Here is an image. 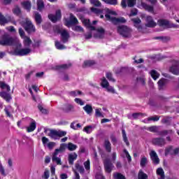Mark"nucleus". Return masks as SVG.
I'll return each mask as SVG.
<instances>
[{"instance_id":"obj_25","label":"nucleus","mask_w":179,"mask_h":179,"mask_svg":"<svg viewBox=\"0 0 179 179\" xmlns=\"http://www.w3.org/2000/svg\"><path fill=\"white\" fill-rule=\"evenodd\" d=\"M83 108L88 115H92V113H93V107L91 105L86 104Z\"/></svg>"},{"instance_id":"obj_22","label":"nucleus","mask_w":179,"mask_h":179,"mask_svg":"<svg viewBox=\"0 0 179 179\" xmlns=\"http://www.w3.org/2000/svg\"><path fill=\"white\" fill-rule=\"evenodd\" d=\"M12 12L15 16H20L22 15V9H20L19 5H15L12 9Z\"/></svg>"},{"instance_id":"obj_15","label":"nucleus","mask_w":179,"mask_h":179,"mask_svg":"<svg viewBox=\"0 0 179 179\" xmlns=\"http://www.w3.org/2000/svg\"><path fill=\"white\" fill-rule=\"evenodd\" d=\"M97 34H94V38H104V34L106 30L103 27L98 28L96 29Z\"/></svg>"},{"instance_id":"obj_43","label":"nucleus","mask_w":179,"mask_h":179,"mask_svg":"<svg viewBox=\"0 0 179 179\" xmlns=\"http://www.w3.org/2000/svg\"><path fill=\"white\" fill-rule=\"evenodd\" d=\"M0 87L3 90L6 89L7 92H10V87L5 83V82H0Z\"/></svg>"},{"instance_id":"obj_17","label":"nucleus","mask_w":179,"mask_h":179,"mask_svg":"<svg viewBox=\"0 0 179 179\" xmlns=\"http://www.w3.org/2000/svg\"><path fill=\"white\" fill-rule=\"evenodd\" d=\"M158 24L161 27H163V26H164L165 27H168V29H171V27H173V26H171V24H170V22L169 20H164V19L159 20Z\"/></svg>"},{"instance_id":"obj_48","label":"nucleus","mask_w":179,"mask_h":179,"mask_svg":"<svg viewBox=\"0 0 179 179\" xmlns=\"http://www.w3.org/2000/svg\"><path fill=\"white\" fill-rule=\"evenodd\" d=\"M84 167L87 171H90V159H87L84 162Z\"/></svg>"},{"instance_id":"obj_11","label":"nucleus","mask_w":179,"mask_h":179,"mask_svg":"<svg viewBox=\"0 0 179 179\" xmlns=\"http://www.w3.org/2000/svg\"><path fill=\"white\" fill-rule=\"evenodd\" d=\"M145 22H147L145 24V27H150V28H153V27H156L157 24L156 22H155V20H153V17H152V16L150 15H148L145 18Z\"/></svg>"},{"instance_id":"obj_7","label":"nucleus","mask_w":179,"mask_h":179,"mask_svg":"<svg viewBox=\"0 0 179 179\" xmlns=\"http://www.w3.org/2000/svg\"><path fill=\"white\" fill-rule=\"evenodd\" d=\"M105 17H106L108 20H110L113 24H118V23H127V20H125L124 17L117 18L115 17H111V15L106 14Z\"/></svg>"},{"instance_id":"obj_56","label":"nucleus","mask_w":179,"mask_h":179,"mask_svg":"<svg viewBox=\"0 0 179 179\" xmlns=\"http://www.w3.org/2000/svg\"><path fill=\"white\" fill-rule=\"evenodd\" d=\"M106 15H112L113 16H117V12L110 10V8H107L106 10Z\"/></svg>"},{"instance_id":"obj_21","label":"nucleus","mask_w":179,"mask_h":179,"mask_svg":"<svg viewBox=\"0 0 179 179\" xmlns=\"http://www.w3.org/2000/svg\"><path fill=\"white\" fill-rule=\"evenodd\" d=\"M103 147L108 153H111V143L109 139H105Z\"/></svg>"},{"instance_id":"obj_52","label":"nucleus","mask_w":179,"mask_h":179,"mask_svg":"<svg viewBox=\"0 0 179 179\" xmlns=\"http://www.w3.org/2000/svg\"><path fill=\"white\" fill-rule=\"evenodd\" d=\"M38 108L39 110V111H41V113H42V114H48V110L43 108V106L41 105H38Z\"/></svg>"},{"instance_id":"obj_29","label":"nucleus","mask_w":179,"mask_h":179,"mask_svg":"<svg viewBox=\"0 0 179 179\" xmlns=\"http://www.w3.org/2000/svg\"><path fill=\"white\" fill-rule=\"evenodd\" d=\"M37 127V125L36 124V121H33L30 123L29 127L27 128V132H33Z\"/></svg>"},{"instance_id":"obj_24","label":"nucleus","mask_w":179,"mask_h":179,"mask_svg":"<svg viewBox=\"0 0 179 179\" xmlns=\"http://www.w3.org/2000/svg\"><path fill=\"white\" fill-rule=\"evenodd\" d=\"M96 65V62L94 60H86L83 64V68H89Z\"/></svg>"},{"instance_id":"obj_62","label":"nucleus","mask_w":179,"mask_h":179,"mask_svg":"<svg viewBox=\"0 0 179 179\" xmlns=\"http://www.w3.org/2000/svg\"><path fill=\"white\" fill-rule=\"evenodd\" d=\"M54 33H57V34H62V29H61V28H59V27H56L54 28Z\"/></svg>"},{"instance_id":"obj_5","label":"nucleus","mask_w":179,"mask_h":179,"mask_svg":"<svg viewBox=\"0 0 179 179\" xmlns=\"http://www.w3.org/2000/svg\"><path fill=\"white\" fill-rule=\"evenodd\" d=\"M117 33L122 37L128 38L131 35V29L125 25H120L117 27Z\"/></svg>"},{"instance_id":"obj_42","label":"nucleus","mask_w":179,"mask_h":179,"mask_svg":"<svg viewBox=\"0 0 179 179\" xmlns=\"http://www.w3.org/2000/svg\"><path fill=\"white\" fill-rule=\"evenodd\" d=\"M150 75L152 79H154V80H156L160 76V74L157 73L156 70H152L150 71Z\"/></svg>"},{"instance_id":"obj_34","label":"nucleus","mask_w":179,"mask_h":179,"mask_svg":"<svg viewBox=\"0 0 179 179\" xmlns=\"http://www.w3.org/2000/svg\"><path fill=\"white\" fill-rule=\"evenodd\" d=\"M148 176L143 171L140 170L138 173V179H148Z\"/></svg>"},{"instance_id":"obj_47","label":"nucleus","mask_w":179,"mask_h":179,"mask_svg":"<svg viewBox=\"0 0 179 179\" xmlns=\"http://www.w3.org/2000/svg\"><path fill=\"white\" fill-rule=\"evenodd\" d=\"M147 163H148V158H146V157H143L140 162L141 167H145Z\"/></svg>"},{"instance_id":"obj_50","label":"nucleus","mask_w":179,"mask_h":179,"mask_svg":"<svg viewBox=\"0 0 179 179\" xmlns=\"http://www.w3.org/2000/svg\"><path fill=\"white\" fill-rule=\"evenodd\" d=\"M106 76L110 82H115V79L113 78V73H111L110 72L106 73Z\"/></svg>"},{"instance_id":"obj_2","label":"nucleus","mask_w":179,"mask_h":179,"mask_svg":"<svg viewBox=\"0 0 179 179\" xmlns=\"http://www.w3.org/2000/svg\"><path fill=\"white\" fill-rule=\"evenodd\" d=\"M22 26L28 34L36 33V27L33 24L31 20H29V18H27L25 21L22 22Z\"/></svg>"},{"instance_id":"obj_53","label":"nucleus","mask_w":179,"mask_h":179,"mask_svg":"<svg viewBox=\"0 0 179 179\" xmlns=\"http://www.w3.org/2000/svg\"><path fill=\"white\" fill-rule=\"evenodd\" d=\"M124 153L126 155V157L129 162V163H131V162H132V158L131 157V155H129V152H128V150H127L126 149H124L123 150Z\"/></svg>"},{"instance_id":"obj_13","label":"nucleus","mask_w":179,"mask_h":179,"mask_svg":"<svg viewBox=\"0 0 179 179\" xmlns=\"http://www.w3.org/2000/svg\"><path fill=\"white\" fill-rule=\"evenodd\" d=\"M150 156L153 164H159L160 163V159H159V156H157V153H156V152L154 150L151 151Z\"/></svg>"},{"instance_id":"obj_28","label":"nucleus","mask_w":179,"mask_h":179,"mask_svg":"<svg viewBox=\"0 0 179 179\" xmlns=\"http://www.w3.org/2000/svg\"><path fill=\"white\" fill-rule=\"evenodd\" d=\"M157 176H159L160 178L158 179H165L166 176L164 175V171L163 170V168H158L157 169Z\"/></svg>"},{"instance_id":"obj_12","label":"nucleus","mask_w":179,"mask_h":179,"mask_svg":"<svg viewBox=\"0 0 179 179\" xmlns=\"http://www.w3.org/2000/svg\"><path fill=\"white\" fill-rule=\"evenodd\" d=\"M34 19L36 26H41V23H43V17L40 13L35 11L34 13Z\"/></svg>"},{"instance_id":"obj_6","label":"nucleus","mask_w":179,"mask_h":179,"mask_svg":"<svg viewBox=\"0 0 179 179\" xmlns=\"http://www.w3.org/2000/svg\"><path fill=\"white\" fill-rule=\"evenodd\" d=\"M79 23L78 18L76 17L73 14L71 13L69 19H65L64 24L67 27H71V26H75Z\"/></svg>"},{"instance_id":"obj_1","label":"nucleus","mask_w":179,"mask_h":179,"mask_svg":"<svg viewBox=\"0 0 179 179\" xmlns=\"http://www.w3.org/2000/svg\"><path fill=\"white\" fill-rule=\"evenodd\" d=\"M16 43H17V38L10 36L8 33L3 34L1 37L0 45L3 47L15 45Z\"/></svg>"},{"instance_id":"obj_23","label":"nucleus","mask_w":179,"mask_h":179,"mask_svg":"<svg viewBox=\"0 0 179 179\" xmlns=\"http://www.w3.org/2000/svg\"><path fill=\"white\" fill-rule=\"evenodd\" d=\"M68 148V145L65 143H62L60 145V147L58 149L55 150V155H58V153H62V152H65V149Z\"/></svg>"},{"instance_id":"obj_18","label":"nucleus","mask_w":179,"mask_h":179,"mask_svg":"<svg viewBox=\"0 0 179 179\" xmlns=\"http://www.w3.org/2000/svg\"><path fill=\"white\" fill-rule=\"evenodd\" d=\"M131 21L133 22L134 27L137 28L138 30H142L143 29V27H142L141 24V23H142L141 18H133L131 19Z\"/></svg>"},{"instance_id":"obj_36","label":"nucleus","mask_w":179,"mask_h":179,"mask_svg":"<svg viewBox=\"0 0 179 179\" xmlns=\"http://www.w3.org/2000/svg\"><path fill=\"white\" fill-rule=\"evenodd\" d=\"M75 167L78 171H79L80 174H84L85 173V168L83 166L80 165V164H76Z\"/></svg>"},{"instance_id":"obj_19","label":"nucleus","mask_w":179,"mask_h":179,"mask_svg":"<svg viewBox=\"0 0 179 179\" xmlns=\"http://www.w3.org/2000/svg\"><path fill=\"white\" fill-rule=\"evenodd\" d=\"M22 8L27 10V12H30L31 10V1H25L21 3Z\"/></svg>"},{"instance_id":"obj_37","label":"nucleus","mask_w":179,"mask_h":179,"mask_svg":"<svg viewBox=\"0 0 179 179\" xmlns=\"http://www.w3.org/2000/svg\"><path fill=\"white\" fill-rule=\"evenodd\" d=\"M122 135L123 138L124 142L126 143L127 146H129V141H128V137H127V133L125 132V129H122Z\"/></svg>"},{"instance_id":"obj_59","label":"nucleus","mask_w":179,"mask_h":179,"mask_svg":"<svg viewBox=\"0 0 179 179\" xmlns=\"http://www.w3.org/2000/svg\"><path fill=\"white\" fill-rule=\"evenodd\" d=\"M114 177L116 179H127L125 176L120 173H116L115 175H114Z\"/></svg>"},{"instance_id":"obj_60","label":"nucleus","mask_w":179,"mask_h":179,"mask_svg":"<svg viewBox=\"0 0 179 179\" xmlns=\"http://www.w3.org/2000/svg\"><path fill=\"white\" fill-rule=\"evenodd\" d=\"M74 101L77 103L79 104L80 106H84L85 105V102H83V101H82V99H79V98H76L74 99Z\"/></svg>"},{"instance_id":"obj_58","label":"nucleus","mask_w":179,"mask_h":179,"mask_svg":"<svg viewBox=\"0 0 179 179\" xmlns=\"http://www.w3.org/2000/svg\"><path fill=\"white\" fill-rule=\"evenodd\" d=\"M173 150V145H170L165 149V156H169L170 155V152Z\"/></svg>"},{"instance_id":"obj_9","label":"nucleus","mask_w":179,"mask_h":179,"mask_svg":"<svg viewBox=\"0 0 179 179\" xmlns=\"http://www.w3.org/2000/svg\"><path fill=\"white\" fill-rule=\"evenodd\" d=\"M152 145L155 146H159V148H163V146H166L167 142H166V139L163 137H157L152 138Z\"/></svg>"},{"instance_id":"obj_57","label":"nucleus","mask_w":179,"mask_h":179,"mask_svg":"<svg viewBox=\"0 0 179 179\" xmlns=\"http://www.w3.org/2000/svg\"><path fill=\"white\" fill-rule=\"evenodd\" d=\"M131 115L134 120H136L138 117H140V115L143 116L145 115V114L142 113H134Z\"/></svg>"},{"instance_id":"obj_54","label":"nucleus","mask_w":179,"mask_h":179,"mask_svg":"<svg viewBox=\"0 0 179 179\" xmlns=\"http://www.w3.org/2000/svg\"><path fill=\"white\" fill-rule=\"evenodd\" d=\"M105 3H108L109 5H117V0H102Z\"/></svg>"},{"instance_id":"obj_40","label":"nucleus","mask_w":179,"mask_h":179,"mask_svg":"<svg viewBox=\"0 0 179 179\" xmlns=\"http://www.w3.org/2000/svg\"><path fill=\"white\" fill-rule=\"evenodd\" d=\"M67 149L70 150V152H73V150H76V149H78V145L72 143H69L67 145Z\"/></svg>"},{"instance_id":"obj_30","label":"nucleus","mask_w":179,"mask_h":179,"mask_svg":"<svg viewBox=\"0 0 179 179\" xmlns=\"http://www.w3.org/2000/svg\"><path fill=\"white\" fill-rule=\"evenodd\" d=\"M142 6H143V8H145V10H148V12H150L151 13H153V12H155V8H153V6H150V5L147 4L146 3H143Z\"/></svg>"},{"instance_id":"obj_49","label":"nucleus","mask_w":179,"mask_h":179,"mask_svg":"<svg viewBox=\"0 0 179 179\" xmlns=\"http://www.w3.org/2000/svg\"><path fill=\"white\" fill-rule=\"evenodd\" d=\"M136 5V0H127V6L129 8H134Z\"/></svg>"},{"instance_id":"obj_14","label":"nucleus","mask_w":179,"mask_h":179,"mask_svg":"<svg viewBox=\"0 0 179 179\" xmlns=\"http://www.w3.org/2000/svg\"><path fill=\"white\" fill-rule=\"evenodd\" d=\"M82 23L83 24H84L85 27L89 29L92 31L96 30V27L92 25V24L90 23V20L84 18L82 20Z\"/></svg>"},{"instance_id":"obj_20","label":"nucleus","mask_w":179,"mask_h":179,"mask_svg":"<svg viewBox=\"0 0 179 179\" xmlns=\"http://www.w3.org/2000/svg\"><path fill=\"white\" fill-rule=\"evenodd\" d=\"M78 159V154L76 152H73L72 154L69 155V164L70 166H73V162Z\"/></svg>"},{"instance_id":"obj_16","label":"nucleus","mask_w":179,"mask_h":179,"mask_svg":"<svg viewBox=\"0 0 179 179\" xmlns=\"http://www.w3.org/2000/svg\"><path fill=\"white\" fill-rule=\"evenodd\" d=\"M61 37L62 43L65 44V43H68V40H69L71 36L69 35V33L68 32V31H66V29H63L61 34Z\"/></svg>"},{"instance_id":"obj_38","label":"nucleus","mask_w":179,"mask_h":179,"mask_svg":"<svg viewBox=\"0 0 179 179\" xmlns=\"http://www.w3.org/2000/svg\"><path fill=\"white\" fill-rule=\"evenodd\" d=\"M169 71L173 75H179V69L178 66H172L170 67Z\"/></svg>"},{"instance_id":"obj_41","label":"nucleus","mask_w":179,"mask_h":179,"mask_svg":"<svg viewBox=\"0 0 179 179\" xmlns=\"http://www.w3.org/2000/svg\"><path fill=\"white\" fill-rule=\"evenodd\" d=\"M6 23H8V20L6 19V17H5V16H3V15H2L1 13H0V24H1V26H3V25L6 24Z\"/></svg>"},{"instance_id":"obj_35","label":"nucleus","mask_w":179,"mask_h":179,"mask_svg":"<svg viewBox=\"0 0 179 179\" xmlns=\"http://www.w3.org/2000/svg\"><path fill=\"white\" fill-rule=\"evenodd\" d=\"M71 66V64H62V65H57L55 66L56 71H61L62 69H68Z\"/></svg>"},{"instance_id":"obj_32","label":"nucleus","mask_w":179,"mask_h":179,"mask_svg":"<svg viewBox=\"0 0 179 179\" xmlns=\"http://www.w3.org/2000/svg\"><path fill=\"white\" fill-rule=\"evenodd\" d=\"M73 108L74 107L73 105L66 104L63 108V110L64 111V113H71V111H73Z\"/></svg>"},{"instance_id":"obj_45","label":"nucleus","mask_w":179,"mask_h":179,"mask_svg":"<svg viewBox=\"0 0 179 179\" xmlns=\"http://www.w3.org/2000/svg\"><path fill=\"white\" fill-rule=\"evenodd\" d=\"M55 45L57 50H65V45L61 44L58 41H55Z\"/></svg>"},{"instance_id":"obj_3","label":"nucleus","mask_w":179,"mask_h":179,"mask_svg":"<svg viewBox=\"0 0 179 179\" xmlns=\"http://www.w3.org/2000/svg\"><path fill=\"white\" fill-rule=\"evenodd\" d=\"M48 136L51 139H54V141H58L61 139L63 136H66V131L62 130H56V129H50V132L48 133Z\"/></svg>"},{"instance_id":"obj_44","label":"nucleus","mask_w":179,"mask_h":179,"mask_svg":"<svg viewBox=\"0 0 179 179\" xmlns=\"http://www.w3.org/2000/svg\"><path fill=\"white\" fill-rule=\"evenodd\" d=\"M101 86H102L104 89H106L108 86H110L108 81L106 79V77H103L101 79Z\"/></svg>"},{"instance_id":"obj_33","label":"nucleus","mask_w":179,"mask_h":179,"mask_svg":"<svg viewBox=\"0 0 179 179\" xmlns=\"http://www.w3.org/2000/svg\"><path fill=\"white\" fill-rule=\"evenodd\" d=\"M128 72V68L121 67L115 71L116 75H121V73H127Z\"/></svg>"},{"instance_id":"obj_46","label":"nucleus","mask_w":179,"mask_h":179,"mask_svg":"<svg viewBox=\"0 0 179 179\" xmlns=\"http://www.w3.org/2000/svg\"><path fill=\"white\" fill-rule=\"evenodd\" d=\"M72 30H73V31H78L79 33H83L85 31L83 27L79 25H76L74 27H73Z\"/></svg>"},{"instance_id":"obj_63","label":"nucleus","mask_w":179,"mask_h":179,"mask_svg":"<svg viewBox=\"0 0 179 179\" xmlns=\"http://www.w3.org/2000/svg\"><path fill=\"white\" fill-rule=\"evenodd\" d=\"M158 86L159 89H162L164 86V79H161L158 81Z\"/></svg>"},{"instance_id":"obj_10","label":"nucleus","mask_w":179,"mask_h":179,"mask_svg":"<svg viewBox=\"0 0 179 179\" xmlns=\"http://www.w3.org/2000/svg\"><path fill=\"white\" fill-rule=\"evenodd\" d=\"M103 166L104 170L106 173H111L113 171V168L114 167V165L113 164V162H111V160L110 159H106L103 160Z\"/></svg>"},{"instance_id":"obj_26","label":"nucleus","mask_w":179,"mask_h":179,"mask_svg":"<svg viewBox=\"0 0 179 179\" xmlns=\"http://www.w3.org/2000/svg\"><path fill=\"white\" fill-rule=\"evenodd\" d=\"M0 96L1 97H2V99H4V100H6L7 101H10V100H12V96H10V94H8L6 92H0Z\"/></svg>"},{"instance_id":"obj_61","label":"nucleus","mask_w":179,"mask_h":179,"mask_svg":"<svg viewBox=\"0 0 179 179\" xmlns=\"http://www.w3.org/2000/svg\"><path fill=\"white\" fill-rule=\"evenodd\" d=\"M110 141L113 145L117 144V137L114 136V134L110 135Z\"/></svg>"},{"instance_id":"obj_8","label":"nucleus","mask_w":179,"mask_h":179,"mask_svg":"<svg viewBox=\"0 0 179 179\" xmlns=\"http://www.w3.org/2000/svg\"><path fill=\"white\" fill-rule=\"evenodd\" d=\"M48 17L49 20L52 22V23H57V22L62 17L61 10H56L55 15L48 14Z\"/></svg>"},{"instance_id":"obj_4","label":"nucleus","mask_w":179,"mask_h":179,"mask_svg":"<svg viewBox=\"0 0 179 179\" xmlns=\"http://www.w3.org/2000/svg\"><path fill=\"white\" fill-rule=\"evenodd\" d=\"M30 52H31V49L29 48L22 49L16 48L13 52V55H15L16 57H24L25 55H29Z\"/></svg>"},{"instance_id":"obj_64","label":"nucleus","mask_w":179,"mask_h":179,"mask_svg":"<svg viewBox=\"0 0 179 179\" xmlns=\"http://www.w3.org/2000/svg\"><path fill=\"white\" fill-rule=\"evenodd\" d=\"M172 66H179V60L173 59L171 60Z\"/></svg>"},{"instance_id":"obj_55","label":"nucleus","mask_w":179,"mask_h":179,"mask_svg":"<svg viewBox=\"0 0 179 179\" xmlns=\"http://www.w3.org/2000/svg\"><path fill=\"white\" fill-rule=\"evenodd\" d=\"M147 131H149L150 132H157V126H151L150 127H148Z\"/></svg>"},{"instance_id":"obj_27","label":"nucleus","mask_w":179,"mask_h":179,"mask_svg":"<svg viewBox=\"0 0 179 179\" xmlns=\"http://www.w3.org/2000/svg\"><path fill=\"white\" fill-rule=\"evenodd\" d=\"M24 41H23V44L24 45V47H30V45H31V39L30 38V37L25 36H24Z\"/></svg>"},{"instance_id":"obj_51","label":"nucleus","mask_w":179,"mask_h":179,"mask_svg":"<svg viewBox=\"0 0 179 179\" xmlns=\"http://www.w3.org/2000/svg\"><path fill=\"white\" fill-rule=\"evenodd\" d=\"M90 2L92 5H94V6H97V7L101 6V3L99 0H90Z\"/></svg>"},{"instance_id":"obj_31","label":"nucleus","mask_w":179,"mask_h":179,"mask_svg":"<svg viewBox=\"0 0 179 179\" xmlns=\"http://www.w3.org/2000/svg\"><path fill=\"white\" fill-rule=\"evenodd\" d=\"M36 5L37 9L39 12H41L45 7L44 1L43 0H37Z\"/></svg>"},{"instance_id":"obj_39","label":"nucleus","mask_w":179,"mask_h":179,"mask_svg":"<svg viewBox=\"0 0 179 179\" xmlns=\"http://www.w3.org/2000/svg\"><path fill=\"white\" fill-rule=\"evenodd\" d=\"M58 155H55V152L53 153V155L52 157V162H55L57 163V164H62V163L61 162V158H58Z\"/></svg>"}]
</instances>
